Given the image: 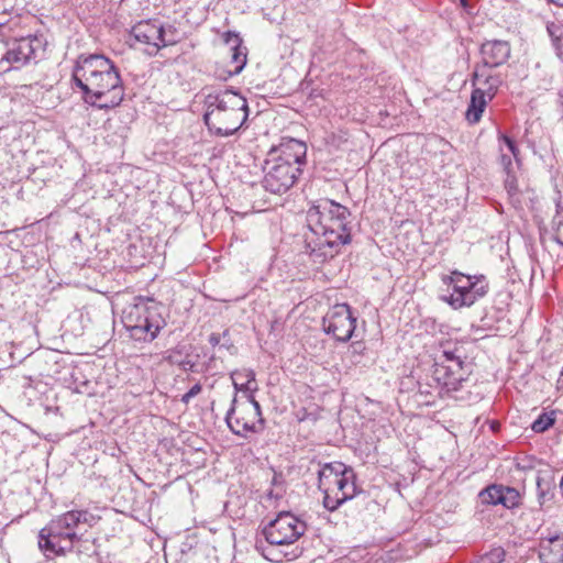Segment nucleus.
I'll return each instance as SVG.
<instances>
[{"label":"nucleus","mask_w":563,"mask_h":563,"mask_svg":"<svg viewBox=\"0 0 563 563\" xmlns=\"http://www.w3.org/2000/svg\"><path fill=\"white\" fill-rule=\"evenodd\" d=\"M263 169V187L273 194L286 192L301 173V168L277 162L271 156L266 158Z\"/></svg>","instance_id":"1a4fd4ad"},{"label":"nucleus","mask_w":563,"mask_h":563,"mask_svg":"<svg viewBox=\"0 0 563 563\" xmlns=\"http://www.w3.org/2000/svg\"><path fill=\"white\" fill-rule=\"evenodd\" d=\"M203 104V121L209 131L217 136L233 135L249 117L246 99L230 89L207 95Z\"/></svg>","instance_id":"7ed1b4c3"},{"label":"nucleus","mask_w":563,"mask_h":563,"mask_svg":"<svg viewBox=\"0 0 563 563\" xmlns=\"http://www.w3.org/2000/svg\"><path fill=\"white\" fill-rule=\"evenodd\" d=\"M223 42L231 56L230 65L232 68L228 70L229 76L239 75L246 65L247 49L242 45L240 35L231 31L223 34Z\"/></svg>","instance_id":"2eb2a0df"},{"label":"nucleus","mask_w":563,"mask_h":563,"mask_svg":"<svg viewBox=\"0 0 563 563\" xmlns=\"http://www.w3.org/2000/svg\"><path fill=\"white\" fill-rule=\"evenodd\" d=\"M497 68L476 65L473 73L472 85L474 89L483 90L486 96L495 98L504 79Z\"/></svg>","instance_id":"4468645a"},{"label":"nucleus","mask_w":563,"mask_h":563,"mask_svg":"<svg viewBox=\"0 0 563 563\" xmlns=\"http://www.w3.org/2000/svg\"><path fill=\"white\" fill-rule=\"evenodd\" d=\"M277 525H279V528H297L298 519L289 511H282L265 528H273Z\"/></svg>","instance_id":"393cba45"},{"label":"nucleus","mask_w":563,"mask_h":563,"mask_svg":"<svg viewBox=\"0 0 563 563\" xmlns=\"http://www.w3.org/2000/svg\"><path fill=\"white\" fill-rule=\"evenodd\" d=\"M346 465L341 462L325 463L318 471V487L320 489H328L336 484V481L345 472Z\"/></svg>","instance_id":"6ab92c4d"},{"label":"nucleus","mask_w":563,"mask_h":563,"mask_svg":"<svg viewBox=\"0 0 563 563\" xmlns=\"http://www.w3.org/2000/svg\"><path fill=\"white\" fill-rule=\"evenodd\" d=\"M280 482H282V475H279V474H274L272 483H273L274 485H277V484H278V483H280Z\"/></svg>","instance_id":"ea45409f"},{"label":"nucleus","mask_w":563,"mask_h":563,"mask_svg":"<svg viewBox=\"0 0 563 563\" xmlns=\"http://www.w3.org/2000/svg\"><path fill=\"white\" fill-rule=\"evenodd\" d=\"M341 477L336 481V484L332 487H329L328 490L338 494V496L342 497L345 495V500H349L354 497L356 493L355 485V473L352 467L346 466L345 472L342 473Z\"/></svg>","instance_id":"412c9836"},{"label":"nucleus","mask_w":563,"mask_h":563,"mask_svg":"<svg viewBox=\"0 0 563 563\" xmlns=\"http://www.w3.org/2000/svg\"><path fill=\"white\" fill-rule=\"evenodd\" d=\"M209 343L212 345V346H217L220 344V335L217 334V333H212L210 336H209Z\"/></svg>","instance_id":"4c0bfd02"},{"label":"nucleus","mask_w":563,"mask_h":563,"mask_svg":"<svg viewBox=\"0 0 563 563\" xmlns=\"http://www.w3.org/2000/svg\"><path fill=\"white\" fill-rule=\"evenodd\" d=\"M207 556L201 552L183 553L178 563H206Z\"/></svg>","instance_id":"473e14b6"},{"label":"nucleus","mask_w":563,"mask_h":563,"mask_svg":"<svg viewBox=\"0 0 563 563\" xmlns=\"http://www.w3.org/2000/svg\"><path fill=\"white\" fill-rule=\"evenodd\" d=\"M499 141L501 143H504L506 145V147L508 148V151L512 154V156L516 159H518L519 150H518L516 142L512 139H510L509 136H507L506 134H500Z\"/></svg>","instance_id":"f704fd0d"},{"label":"nucleus","mask_w":563,"mask_h":563,"mask_svg":"<svg viewBox=\"0 0 563 563\" xmlns=\"http://www.w3.org/2000/svg\"><path fill=\"white\" fill-rule=\"evenodd\" d=\"M537 496L538 503L542 508L547 503L554 498L555 482L554 477L549 472H539L537 479Z\"/></svg>","instance_id":"aec40b11"},{"label":"nucleus","mask_w":563,"mask_h":563,"mask_svg":"<svg viewBox=\"0 0 563 563\" xmlns=\"http://www.w3.org/2000/svg\"><path fill=\"white\" fill-rule=\"evenodd\" d=\"M520 501H521V496H520V493L516 488L509 487V486H504L503 499H501V505L504 507L510 509V508L519 506Z\"/></svg>","instance_id":"bb28decb"},{"label":"nucleus","mask_w":563,"mask_h":563,"mask_svg":"<svg viewBox=\"0 0 563 563\" xmlns=\"http://www.w3.org/2000/svg\"><path fill=\"white\" fill-rule=\"evenodd\" d=\"M323 330L336 341L347 342L355 330L356 317L353 316L347 303L333 306L322 320Z\"/></svg>","instance_id":"9d476101"},{"label":"nucleus","mask_w":563,"mask_h":563,"mask_svg":"<svg viewBox=\"0 0 563 563\" xmlns=\"http://www.w3.org/2000/svg\"><path fill=\"white\" fill-rule=\"evenodd\" d=\"M478 563H509L506 560V552L503 548H494L487 553L483 554Z\"/></svg>","instance_id":"cd10ccee"},{"label":"nucleus","mask_w":563,"mask_h":563,"mask_svg":"<svg viewBox=\"0 0 563 563\" xmlns=\"http://www.w3.org/2000/svg\"><path fill=\"white\" fill-rule=\"evenodd\" d=\"M246 377H247V382H246V384H245V385H241V386L239 387V385H238L236 383H234V387H235L236 389H241V390H243V389L250 390V389H251V383L255 380V374H254V372H253V371H251V369H250V371H247V372H246Z\"/></svg>","instance_id":"e433bc0d"},{"label":"nucleus","mask_w":563,"mask_h":563,"mask_svg":"<svg viewBox=\"0 0 563 563\" xmlns=\"http://www.w3.org/2000/svg\"><path fill=\"white\" fill-rule=\"evenodd\" d=\"M500 161L506 169H508L509 166L511 165V158L506 154H501Z\"/></svg>","instance_id":"58836bf2"},{"label":"nucleus","mask_w":563,"mask_h":563,"mask_svg":"<svg viewBox=\"0 0 563 563\" xmlns=\"http://www.w3.org/2000/svg\"><path fill=\"white\" fill-rule=\"evenodd\" d=\"M539 558L542 563H563V534H551L542 538Z\"/></svg>","instance_id":"dca6fc26"},{"label":"nucleus","mask_w":563,"mask_h":563,"mask_svg":"<svg viewBox=\"0 0 563 563\" xmlns=\"http://www.w3.org/2000/svg\"><path fill=\"white\" fill-rule=\"evenodd\" d=\"M493 97L486 96L481 89H474L471 93L468 107L465 112V119L470 124H476L481 121L482 115L487 104L493 100Z\"/></svg>","instance_id":"a211bd4d"},{"label":"nucleus","mask_w":563,"mask_h":563,"mask_svg":"<svg viewBox=\"0 0 563 563\" xmlns=\"http://www.w3.org/2000/svg\"><path fill=\"white\" fill-rule=\"evenodd\" d=\"M202 387L200 384H195L186 394L183 395L181 401L184 404H189V401L200 394Z\"/></svg>","instance_id":"c9c22d12"},{"label":"nucleus","mask_w":563,"mask_h":563,"mask_svg":"<svg viewBox=\"0 0 563 563\" xmlns=\"http://www.w3.org/2000/svg\"><path fill=\"white\" fill-rule=\"evenodd\" d=\"M553 229H554V240L560 245L563 246V210L556 211V214L553 217Z\"/></svg>","instance_id":"7c9ffc66"},{"label":"nucleus","mask_w":563,"mask_h":563,"mask_svg":"<svg viewBox=\"0 0 563 563\" xmlns=\"http://www.w3.org/2000/svg\"><path fill=\"white\" fill-rule=\"evenodd\" d=\"M503 492V485L493 484L483 489L478 496L482 504L501 505Z\"/></svg>","instance_id":"b1692460"},{"label":"nucleus","mask_w":563,"mask_h":563,"mask_svg":"<svg viewBox=\"0 0 563 563\" xmlns=\"http://www.w3.org/2000/svg\"><path fill=\"white\" fill-rule=\"evenodd\" d=\"M461 1H462V3H465L466 0H461Z\"/></svg>","instance_id":"37998d69"},{"label":"nucleus","mask_w":563,"mask_h":563,"mask_svg":"<svg viewBox=\"0 0 563 563\" xmlns=\"http://www.w3.org/2000/svg\"><path fill=\"white\" fill-rule=\"evenodd\" d=\"M307 146L306 143L296 139L283 141L277 148H273L268 156L277 162L287 163L301 168L306 163Z\"/></svg>","instance_id":"f8f14e48"},{"label":"nucleus","mask_w":563,"mask_h":563,"mask_svg":"<svg viewBox=\"0 0 563 563\" xmlns=\"http://www.w3.org/2000/svg\"><path fill=\"white\" fill-rule=\"evenodd\" d=\"M4 29L0 23V75L37 63L44 54L46 38L37 34L5 37Z\"/></svg>","instance_id":"39448f33"},{"label":"nucleus","mask_w":563,"mask_h":563,"mask_svg":"<svg viewBox=\"0 0 563 563\" xmlns=\"http://www.w3.org/2000/svg\"><path fill=\"white\" fill-rule=\"evenodd\" d=\"M510 52V45L507 41H485L481 46L482 63L479 65L498 68L509 59Z\"/></svg>","instance_id":"ddd939ff"},{"label":"nucleus","mask_w":563,"mask_h":563,"mask_svg":"<svg viewBox=\"0 0 563 563\" xmlns=\"http://www.w3.org/2000/svg\"><path fill=\"white\" fill-rule=\"evenodd\" d=\"M505 188L510 196H515L519 192L518 180L509 173H507V177L505 179Z\"/></svg>","instance_id":"72a5a7b5"},{"label":"nucleus","mask_w":563,"mask_h":563,"mask_svg":"<svg viewBox=\"0 0 563 563\" xmlns=\"http://www.w3.org/2000/svg\"><path fill=\"white\" fill-rule=\"evenodd\" d=\"M62 534V530H41L38 547L46 558L51 559L57 555V544Z\"/></svg>","instance_id":"5701e85b"},{"label":"nucleus","mask_w":563,"mask_h":563,"mask_svg":"<svg viewBox=\"0 0 563 563\" xmlns=\"http://www.w3.org/2000/svg\"><path fill=\"white\" fill-rule=\"evenodd\" d=\"M262 534L272 547H288L302 536V531L290 530L289 533H283V530H262Z\"/></svg>","instance_id":"4be33fe9"},{"label":"nucleus","mask_w":563,"mask_h":563,"mask_svg":"<svg viewBox=\"0 0 563 563\" xmlns=\"http://www.w3.org/2000/svg\"><path fill=\"white\" fill-rule=\"evenodd\" d=\"M162 303L151 298H139L123 312L122 322L135 341L152 342L166 327Z\"/></svg>","instance_id":"20e7f679"},{"label":"nucleus","mask_w":563,"mask_h":563,"mask_svg":"<svg viewBox=\"0 0 563 563\" xmlns=\"http://www.w3.org/2000/svg\"><path fill=\"white\" fill-rule=\"evenodd\" d=\"M73 81L81 89L85 102L98 109L114 108L123 100L120 74L103 55H80L73 70Z\"/></svg>","instance_id":"f03ea898"},{"label":"nucleus","mask_w":563,"mask_h":563,"mask_svg":"<svg viewBox=\"0 0 563 563\" xmlns=\"http://www.w3.org/2000/svg\"><path fill=\"white\" fill-rule=\"evenodd\" d=\"M323 492V505L327 509L333 511L335 510L340 505L345 503V495H342V497L335 495V493L330 492L328 489H321Z\"/></svg>","instance_id":"c85d7f7f"},{"label":"nucleus","mask_w":563,"mask_h":563,"mask_svg":"<svg viewBox=\"0 0 563 563\" xmlns=\"http://www.w3.org/2000/svg\"><path fill=\"white\" fill-rule=\"evenodd\" d=\"M551 2L560 5V7H563V0H550Z\"/></svg>","instance_id":"a19ab883"},{"label":"nucleus","mask_w":563,"mask_h":563,"mask_svg":"<svg viewBox=\"0 0 563 563\" xmlns=\"http://www.w3.org/2000/svg\"><path fill=\"white\" fill-rule=\"evenodd\" d=\"M470 367V365H460L456 362L452 364L434 363L431 377L440 389L439 394L459 390L471 373Z\"/></svg>","instance_id":"9b49d317"},{"label":"nucleus","mask_w":563,"mask_h":563,"mask_svg":"<svg viewBox=\"0 0 563 563\" xmlns=\"http://www.w3.org/2000/svg\"><path fill=\"white\" fill-rule=\"evenodd\" d=\"M101 519L100 515L87 510H71L58 517L56 525L57 528H76L79 525L93 527L98 525Z\"/></svg>","instance_id":"f3484780"},{"label":"nucleus","mask_w":563,"mask_h":563,"mask_svg":"<svg viewBox=\"0 0 563 563\" xmlns=\"http://www.w3.org/2000/svg\"><path fill=\"white\" fill-rule=\"evenodd\" d=\"M76 540V533H63L59 543L57 544V555L71 550Z\"/></svg>","instance_id":"2f4dec72"},{"label":"nucleus","mask_w":563,"mask_h":563,"mask_svg":"<svg viewBox=\"0 0 563 563\" xmlns=\"http://www.w3.org/2000/svg\"><path fill=\"white\" fill-rule=\"evenodd\" d=\"M350 218L345 206L329 199L307 211L306 249L316 262L334 257L343 245L351 243Z\"/></svg>","instance_id":"f257e3e1"},{"label":"nucleus","mask_w":563,"mask_h":563,"mask_svg":"<svg viewBox=\"0 0 563 563\" xmlns=\"http://www.w3.org/2000/svg\"><path fill=\"white\" fill-rule=\"evenodd\" d=\"M443 283L452 286V291L443 300L453 309L473 306L487 295L489 288L484 275H465L459 271L443 277Z\"/></svg>","instance_id":"423d86ee"},{"label":"nucleus","mask_w":563,"mask_h":563,"mask_svg":"<svg viewBox=\"0 0 563 563\" xmlns=\"http://www.w3.org/2000/svg\"><path fill=\"white\" fill-rule=\"evenodd\" d=\"M555 422V412L551 411L549 413L544 412L541 413L531 426V429L537 432L541 433L547 431L550 427H552Z\"/></svg>","instance_id":"a878e982"},{"label":"nucleus","mask_w":563,"mask_h":563,"mask_svg":"<svg viewBox=\"0 0 563 563\" xmlns=\"http://www.w3.org/2000/svg\"><path fill=\"white\" fill-rule=\"evenodd\" d=\"M454 362L459 363L460 365H468L464 362L459 349H454L453 351L444 350L442 355L439 356L434 363L452 364Z\"/></svg>","instance_id":"c756f323"},{"label":"nucleus","mask_w":563,"mask_h":563,"mask_svg":"<svg viewBox=\"0 0 563 563\" xmlns=\"http://www.w3.org/2000/svg\"><path fill=\"white\" fill-rule=\"evenodd\" d=\"M179 41V33L172 25L164 26L158 20H145L136 23L130 32L131 46L143 45L148 55Z\"/></svg>","instance_id":"0eeeda50"},{"label":"nucleus","mask_w":563,"mask_h":563,"mask_svg":"<svg viewBox=\"0 0 563 563\" xmlns=\"http://www.w3.org/2000/svg\"><path fill=\"white\" fill-rule=\"evenodd\" d=\"M236 397L232 399L230 409L225 415L229 429L236 435L245 438L249 432L258 433L264 429L265 420L258 401L250 396L247 401L236 405Z\"/></svg>","instance_id":"6e6552de"},{"label":"nucleus","mask_w":563,"mask_h":563,"mask_svg":"<svg viewBox=\"0 0 563 563\" xmlns=\"http://www.w3.org/2000/svg\"><path fill=\"white\" fill-rule=\"evenodd\" d=\"M257 548H262V541L257 540Z\"/></svg>","instance_id":"79ce46f5"}]
</instances>
